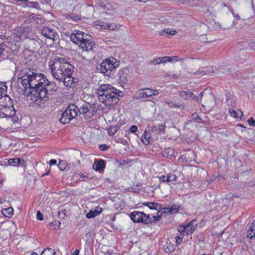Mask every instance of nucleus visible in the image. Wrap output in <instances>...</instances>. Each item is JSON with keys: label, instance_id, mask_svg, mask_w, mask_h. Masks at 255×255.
Returning <instances> with one entry per match:
<instances>
[{"label": "nucleus", "instance_id": "obj_31", "mask_svg": "<svg viewBox=\"0 0 255 255\" xmlns=\"http://www.w3.org/2000/svg\"><path fill=\"white\" fill-rule=\"evenodd\" d=\"M177 230L181 234L185 232L186 233V226L180 225L178 227Z\"/></svg>", "mask_w": 255, "mask_h": 255}, {"label": "nucleus", "instance_id": "obj_52", "mask_svg": "<svg viewBox=\"0 0 255 255\" xmlns=\"http://www.w3.org/2000/svg\"><path fill=\"white\" fill-rule=\"evenodd\" d=\"M29 3L32 4V6L34 7H36L38 5V2L37 1H29Z\"/></svg>", "mask_w": 255, "mask_h": 255}, {"label": "nucleus", "instance_id": "obj_10", "mask_svg": "<svg viewBox=\"0 0 255 255\" xmlns=\"http://www.w3.org/2000/svg\"><path fill=\"white\" fill-rule=\"evenodd\" d=\"M40 33L42 35L47 38L52 39L54 41L58 36L55 30L49 27H44L40 29Z\"/></svg>", "mask_w": 255, "mask_h": 255}, {"label": "nucleus", "instance_id": "obj_34", "mask_svg": "<svg viewBox=\"0 0 255 255\" xmlns=\"http://www.w3.org/2000/svg\"><path fill=\"white\" fill-rule=\"evenodd\" d=\"M17 158H11L8 161V163L10 165L16 166L17 165V161L16 160Z\"/></svg>", "mask_w": 255, "mask_h": 255}, {"label": "nucleus", "instance_id": "obj_25", "mask_svg": "<svg viewBox=\"0 0 255 255\" xmlns=\"http://www.w3.org/2000/svg\"><path fill=\"white\" fill-rule=\"evenodd\" d=\"M193 94L190 92L182 91L180 93V96L186 100H188L190 98H193Z\"/></svg>", "mask_w": 255, "mask_h": 255}, {"label": "nucleus", "instance_id": "obj_9", "mask_svg": "<svg viewBox=\"0 0 255 255\" xmlns=\"http://www.w3.org/2000/svg\"><path fill=\"white\" fill-rule=\"evenodd\" d=\"M86 37H89V35L78 30L76 31L75 33L71 34L70 36V39L73 43L79 45V46L81 47V44Z\"/></svg>", "mask_w": 255, "mask_h": 255}, {"label": "nucleus", "instance_id": "obj_33", "mask_svg": "<svg viewBox=\"0 0 255 255\" xmlns=\"http://www.w3.org/2000/svg\"><path fill=\"white\" fill-rule=\"evenodd\" d=\"M117 141L118 143H121L123 144L124 145H126L128 143V141L127 139H124L123 137H119L117 139Z\"/></svg>", "mask_w": 255, "mask_h": 255}, {"label": "nucleus", "instance_id": "obj_42", "mask_svg": "<svg viewBox=\"0 0 255 255\" xmlns=\"http://www.w3.org/2000/svg\"><path fill=\"white\" fill-rule=\"evenodd\" d=\"M161 211H162V213L171 214L170 208H166V207H164L163 208H162V210Z\"/></svg>", "mask_w": 255, "mask_h": 255}, {"label": "nucleus", "instance_id": "obj_4", "mask_svg": "<svg viewBox=\"0 0 255 255\" xmlns=\"http://www.w3.org/2000/svg\"><path fill=\"white\" fill-rule=\"evenodd\" d=\"M15 113L11 98L0 91V118H12L13 120Z\"/></svg>", "mask_w": 255, "mask_h": 255}, {"label": "nucleus", "instance_id": "obj_59", "mask_svg": "<svg viewBox=\"0 0 255 255\" xmlns=\"http://www.w3.org/2000/svg\"><path fill=\"white\" fill-rule=\"evenodd\" d=\"M250 46L252 47H253L254 46H255V42L250 43Z\"/></svg>", "mask_w": 255, "mask_h": 255}, {"label": "nucleus", "instance_id": "obj_24", "mask_svg": "<svg viewBox=\"0 0 255 255\" xmlns=\"http://www.w3.org/2000/svg\"><path fill=\"white\" fill-rule=\"evenodd\" d=\"M40 255H56V253L54 250L47 248L42 251Z\"/></svg>", "mask_w": 255, "mask_h": 255}, {"label": "nucleus", "instance_id": "obj_41", "mask_svg": "<svg viewBox=\"0 0 255 255\" xmlns=\"http://www.w3.org/2000/svg\"><path fill=\"white\" fill-rule=\"evenodd\" d=\"M59 168L62 170H64L65 169V163L64 161H60L58 164Z\"/></svg>", "mask_w": 255, "mask_h": 255}, {"label": "nucleus", "instance_id": "obj_23", "mask_svg": "<svg viewBox=\"0 0 255 255\" xmlns=\"http://www.w3.org/2000/svg\"><path fill=\"white\" fill-rule=\"evenodd\" d=\"M119 80L122 83H126L128 80V77L126 75L124 74L123 70H120L118 72Z\"/></svg>", "mask_w": 255, "mask_h": 255}, {"label": "nucleus", "instance_id": "obj_32", "mask_svg": "<svg viewBox=\"0 0 255 255\" xmlns=\"http://www.w3.org/2000/svg\"><path fill=\"white\" fill-rule=\"evenodd\" d=\"M144 89L145 91L146 95L147 97H149L152 96V94H153V93H152V89L147 88H144Z\"/></svg>", "mask_w": 255, "mask_h": 255}, {"label": "nucleus", "instance_id": "obj_6", "mask_svg": "<svg viewBox=\"0 0 255 255\" xmlns=\"http://www.w3.org/2000/svg\"><path fill=\"white\" fill-rule=\"evenodd\" d=\"M78 108L74 104H71L62 113V117L59 120L61 123L63 124L69 123L72 119L78 116Z\"/></svg>", "mask_w": 255, "mask_h": 255}, {"label": "nucleus", "instance_id": "obj_28", "mask_svg": "<svg viewBox=\"0 0 255 255\" xmlns=\"http://www.w3.org/2000/svg\"><path fill=\"white\" fill-rule=\"evenodd\" d=\"M180 207V206L178 205H172L170 208V210H171V214L177 213L179 210Z\"/></svg>", "mask_w": 255, "mask_h": 255}, {"label": "nucleus", "instance_id": "obj_2", "mask_svg": "<svg viewBox=\"0 0 255 255\" xmlns=\"http://www.w3.org/2000/svg\"><path fill=\"white\" fill-rule=\"evenodd\" d=\"M53 77L57 80L62 81L66 76L72 74L74 66L64 58L56 56L48 63Z\"/></svg>", "mask_w": 255, "mask_h": 255}, {"label": "nucleus", "instance_id": "obj_55", "mask_svg": "<svg viewBox=\"0 0 255 255\" xmlns=\"http://www.w3.org/2000/svg\"><path fill=\"white\" fill-rule=\"evenodd\" d=\"M100 148L101 150H105L107 148V146L106 144H103V145H101L100 146Z\"/></svg>", "mask_w": 255, "mask_h": 255}, {"label": "nucleus", "instance_id": "obj_35", "mask_svg": "<svg viewBox=\"0 0 255 255\" xmlns=\"http://www.w3.org/2000/svg\"><path fill=\"white\" fill-rule=\"evenodd\" d=\"M229 112L231 115L232 116H233L234 118H238L239 115L238 114V112H236L235 111H234L233 109L229 110Z\"/></svg>", "mask_w": 255, "mask_h": 255}, {"label": "nucleus", "instance_id": "obj_43", "mask_svg": "<svg viewBox=\"0 0 255 255\" xmlns=\"http://www.w3.org/2000/svg\"><path fill=\"white\" fill-rule=\"evenodd\" d=\"M17 161V165L20 164L22 165H24L25 163V161L22 158H17V159L16 160Z\"/></svg>", "mask_w": 255, "mask_h": 255}, {"label": "nucleus", "instance_id": "obj_60", "mask_svg": "<svg viewBox=\"0 0 255 255\" xmlns=\"http://www.w3.org/2000/svg\"><path fill=\"white\" fill-rule=\"evenodd\" d=\"M235 16L236 17V18L238 19H240V16L239 15V14H237V15H235Z\"/></svg>", "mask_w": 255, "mask_h": 255}, {"label": "nucleus", "instance_id": "obj_51", "mask_svg": "<svg viewBox=\"0 0 255 255\" xmlns=\"http://www.w3.org/2000/svg\"><path fill=\"white\" fill-rule=\"evenodd\" d=\"M152 218H153V222H156L157 221H159L160 218H161L160 216H153Z\"/></svg>", "mask_w": 255, "mask_h": 255}, {"label": "nucleus", "instance_id": "obj_44", "mask_svg": "<svg viewBox=\"0 0 255 255\" xmlns=\"http://www.w3.org/2000/svg\"><path fill=\"white\" fill-rule=\"evenodd\" d=\"M192 119L194 120H201V118L196 113L192 115Z\"/></svg>", "mask_w": 255, "mask_h": 255}, {"label": "nucleus", "instance_id": "obj_17", "mask_svg": "<svg viewBox=\"0 0 255 255\" xmlns=\"http://www.w3.org/2000/svg\"><path fill=\"white\" fill-rule=\"evenodd\" d=\"M247 236L250 239L255 238V220L251 224Z\"/></svg>", "mask_w": 255, "mask_h": 255}, {"label": "nucleus", "instance_id": "obj_27", "mask_svg": "<svg viewBox=\"0 0 255 255\" xmlns=\"http://www.w3.org/2000/svg\"><path fill=\"white\" fill-rule=\"evenodd\" d=\"M98 213V211L96 210H95L94 211L91 210L86 215V217L88 218H92L96 217Z\"/></svg>", "mask_w": 255, "mask_h": 255}, {"label": "nucleus", "instance_id": "obj_45", "mask_svg": "<svg viewBox=\"0 0 255 255\" xmlns=\"http://www.w3.org/2000/svg\"><path fill=\"white\" fill-rule=\"evenodd\" d=\"M183 237L181 236V235H180L179 236H177L176 237V242L177 244H179L182 241Z\"/></svg>", "mask_w": 255, "mask_h": 255}, {"label": "nucleus", "instance_id": "obj_11", "mask_svg": "<svg viewBox=\"0 0 255 255\" xmlns=\"http://www.w3.org/2000/svg\"><path fill=\"white\" fill-rule=\"evenodd\" d=\"M81 48L84 51L94 50L95 43L90 35H89V37H85L81 44Z\"/></svg>", "mask_w": 255, "mask_h": 255}, {"label": "nucleus", "instance_id": "obj_56", "mask_svg": "<svg viewBox=\"0 0 255 255\" xmlns=\"http://www.w3.org/2000/svg\"><path fill=\"white\" fill-rule=\"evenodd\" d=\"M79 251L78 250H75L73 254V255H79Z\"/></svg>", "mask_w": 255, "mask_h": 255}, {"label": "nucleus", "instance_id": "obj_46", "mask_svg": "<svg viewBox=\"0 0 255 255\" xmlns=\"http://www.w3.org/2000/svg\"><path fill=\"white\" fill-rule=\"evenodd\" d=\"M152 63L153 64H154V65L158 64L161 63L160 58H156V59H154L152 61Z\"/></svg>", "mask_w": 255, "mask_h": 255}, {"label": "nucleus", "instance_id": "obj_64", "mask_svg": "<svg viewBox=\"0 0 255 255\" xmlns=\"http://www.w3.org/2000/svg\"><path fill=\"white\" fill-rule=\"evenodd\" d=\"M50 171H48L46 174L45 175H48Z\"/></svg>", "mask_w": 255, "mask_h": 255}, {"label": "nucleus", "instance_id": "obj_62", "mask_svg": "<svg viewBox=\"0 0 255 255\" xmlns=\"http://www.w3.org/2000/svg\"><path fill=\"white\" fill-rule=\"evenodd\" d=\"M107 27H108V28L109 29H114V28H113V27L111 28V25H110V26L107 25Z\"/></svg>", "mask_w": 255, "mask_h": 255}, {"label": "nucleus", "instance_id": "obj_63", "mask_svg": "<svg viewBox=\"0 0 255 255\" xmlns=\"http://www.w3.org/2000/svg\"><path fill=\"white\" fill-rule=\"evenodd\" d=\"M31 255H38V254H37L36 253L33 252V253L31 254Z\"/></svg>", "mask_w": 255, "mask_h": 255}, {"label": "nucleus", "instance_id": "obj_61", "mask_svg": "<svg viewBox=\"0 0 255 255\" xmlns=\"http://www.w3.org/2000/svg\"><path fill=\"white\" fill-rule=\"evenodd\" d=\"M231 12L233 14V15H235L234 11L233 9H230Z\"/></svg>", "mask_w": 255, "mask_h": 255}, {"label": "nucleus", "instance_id": "obj_8", "mask_svg": "<svg viewBox=\"0 0 255 255\" xmlns=\"http://www.w3.org/2000/svg\"><path fill=\"white\" fill-rule=\"evenodd\" d=\"M96 107L94 105H91L89 103H86L78 108V112L80 114L85 115V118L89 119L94 116L96 113Z\"/></svg>", "mask_w": 255, "mask_h": 255}, {"label": "nucleus", "instance_id": "obj_54", "mask_svg": "<svg viewBox=\"0 0 255 255\" xmlns=\"http://www.w3.org/2000/svg\"><path fill=\"white\" fill-rule=\"evenodd\" d=\"M5 50L4 49V48H3L2 47H0V56L2 55H4L3 53H4V52H5Z\"/></svg>", "mask_w": 255, "mask_h": 255}, {"label": "nucleus", "instance_id": "obj_30", "mask_svg": "<svg viewBox=\"0 0 255 255\" xmlns=\"http://www.w3.org/2000/svg\"><path fill=\"white\" fill-rule=\"evenodd\" d=\"M141 141L145 145H147L149 143V138L146 137V135L143 134L141 138Z\"/></svg>", "mask_w": 255, "mask_h": 255}, {"label": "nucleus", "instance_id": "obj_48", "mask_svg": "<svg viewBox=\"0 0 255 255\" xmlns=\"http://www.w3.org/2000/svg\"><path fill=\"white\" fill-rule=\"evenodd\" d=\"M172 61H179L181 60V59L178 56H172Z\"/></svg>", "mask_w": 255, "mask_h": 255}, {"label": "nucleus", "instance_id": "obj_26", "mask_svg": "<svg viewBox=\"0 0 255 255\" xmlns=\"http://www.w3.org/2000/svg\"><path fill=\"white\" fill-rule=\"evenodd\" d=\"M177 177L175 174H168L166 176V182H169L172 181H176Z\"/></svg>", "mask_w": 255, "mask_h": 255}, {"label": "nucleus", "instance_id": "obj_22", "mask_svg": "<svg viewBox=\"0 0 255 255\" xmlns=\"http://www.w3.org/2000/svg\"><path fill=\"white\" fill-rule=\"evenodd\" d=\"M2 214L7 217L10 218L13 214V209L12 207L2 209Z\"/></svg>", "mask_w": 255, "mask_h": 255}, {"label": "nucleus", "instance_id": "obj_18", "mask_svg": "<svg viewBox=\"0 0 255 255\" xmlns=\"http://www.w3.org/2000/svg\"><path fill=\"white\" fill-rule=\"evenodd\" d=\"M15 36L19 39L24 38L26 36L25 28L22 27H19L17 31L15 32Z\"/></svg>", "mask_w": 255, "mask_h": 255}, {"label": "nucleus", "instance_id": "obj_57", "mask_svg": "<svg viewBox=\"0 0 255 255\" xmlns=\"http://www.w3.org/2000/svg\"><path fill=\"white\" fill-rule=\"evenodd\" d=\"M152 93H153L152 95H157L158 94V92L157 90H152Z\"/></svg>", "mask_w": 255, "mask_h": 255}, {"label": "nucleus", "instance_id": "obj_19", "mask_svg": "<svg viewBox=\"0 0 255 255\" xmlns=\"http://www.w3.org/2000/svg\"><path fill=\"white\" fill-rule=\"evenodd\" d=\"M72 178L73 180H76V182L80 181H85V178L91 179L88 176V174L84 175V174H74L72 176Z\"/></svg>", "mask_w": 255, "mask_h": 255}, {"label": "nucleus", "instance_id": "obj_21", "mask_svg": "<svg viewBox=\"0 0 255 255\" xmlns=\"http://www.w3.org/2000/svg\"><path fill=\"white\" fill-rule=\"evenodd\" d=\"M134 98V99L138 100L139 99H143L147 97L146 95V93L144 89H142L139 90L135 94Z\"/></svg>", "mask_w": 255, "mask_h": 255}, {"label": "nucleus", "instance_id": "obj_7", "mask_svg": "<svg viewBox=\"0 0 255 255\" xmlns=\"http://www.w3.org/2000/svg\"><path fill=\"white\" fill-rule=\"evenodd\" d=\"M130 218L134 223L148 224L152 222V220L149 215H147L142 212L133 211L130 214Z\"/></svg>", "mask_w": 255, "mask_h": 255}, {"label": "nucleus", "instance_id": "obj_37", "mask_svg": "<svg viewBox=\"0 0 255 255\" xmlns=\"http://www.w3.org/2000/svg\"><path fill=\"white\" fill-rule=\"evenodd\" d=\"M59 218H64L66 216V210H62L61 211H59L58 213Z\"/></svg>", "mask_w": 255, "mask_h": 255}, {"label": "nucleus", "instance_id": "obj_50", "mask_svg": "<svg viewBox=\"0 0 255 255\" xmlns=\"http://www.w3.org/2000/svg\"><path fill=\"white\" fill-rule=\"evenodd\" d=\"M57 163V161L56 159H51L49 161V164L50 166L53 165H55Z\"/></svg>", "mask_w": 255, "mask_h": 255}, {"label": "nucleus", "instance_id": "obj_15", "mask_svg": "<svg viewBox=\"0 0 255 255\" xmlns=\"http://www.w3.org/2000/svg\"><path fill=\"white\" fill-rule=\"evenodd\" d=\"M165 129V126L164 124L153 126L151 128L152 132L156 134H158L161 131H164Z\"/></svg>", "mask_w": 255, "mask_h": 255}, {"label": "nucleus", "instance_id": "obj_36", "mask_svg": "<svg viewBox=\"0 0 255 255\" xmlns=\"http://www.w3.org/2000/svg\"><path fill=\"white\" fill-rule=\"evenodd\" d=\"M248 122L250 126L255 127V120L253 118L249 119Z\"/></svg>", "mask_w": 255, "mask_h": 255}, {"label": "nucleus", "instance_id": "obj_40", "mask_svg": "<svg viewBox=\"0 0 255 255\" xmlns=\"http://www.w3.org/2000/svg\"><path fill=\"white\" fill-rule=\"evenodd\" d=\"M36 218L37 220L40 221H42L43 220V215L39 211H38L37 212Z\"/></svg>", "mask_w": 255, "mask_h": 255}, {"label": "nucleus", "instance_id": "obj_12", "mask_svg": "<svg viewBox=\"0 0 255 255\" xmlns=\"http://www.w3.org/2000/svg\"><path fill=\"white\" fill-rule=\"evenodd\" d=\"M59 82H62L65 86L74 88L75 87L78 80L72 76V75L66 76L63 78L62 81H59Z\"/></svg>", "mask_w": 255, "mask_h": 255}, {"label": "nucleus", "instance_id": "obj_47", "mask_svg": "<svg viewBox=\"0 0 255 255\" xmlns=\"http://www.w3.org/2000/svg\"><path fill=\"white\" fill-rule=\"evenodd\" d=\"M163 31L167 34H169L170 35H174L175 33V31H173V33H172V31L169 29H165L163 30Z\"/></svg>", "mask_w": 255, "mask_h": 255}, {"label": "nucleus", "instance_id": "obj_53", "mask_svg": "<svg viewBox=\"0 0 255 255\" xmlns=\"http://www.w3.org/2000/svg\"><path fill=\"white\" fill-rule=\"evenodd\" d=\"M160 181H162V182H166V176L162 175L159 177Z\"/></svg>", "mask_w": 255, "mask_h": 255}, {"label": "nucleus", "instance_id": "obj_58", "mask_svg": "<svg viewBox=\"0 0 255 255\" xmlns=\"http://www.w3.org/2000/svg\"><path fill=\"white\" fill-rule=\"evenodd\" d=\"M167 62H172V57L167 56Z\"/></svg>", "mask_w": 255, "mask_h": 255}, {"label": "nucleus", "instance_id": "obj_38", "mask_svg": "<svg viewBox=\"0 0 255 255\" xmlns=\"http://www.w3.org/2000/svg\"><path fill=\"white\" fill-rule=\"evenodd\" d=\"M137 127L136 126H134V125H133L130 128H129V132H131V133H134L135 132H136L137 130Z\"/></svg>", "mask_w": 255, "mask_h": 255}, {"label": "nucleus", "instance_id": "obj_39", "mask_svg": "<svg viewBox=\"0 0 255 255\" xmlns=\"http://www.w3.org/2000/svg\"><path fill=\"white\" fill-rule=\"evenodd\" d=\"M168 104L170 105V106L172 108V107H175V108H180V107H182V106L179 104V103H177V104H175V103H173L172 102L171 103H169Z\"/></svg>", "mask_w": 255, "mask_h": 255}, {"label": "nucleus", "instance_id": "obj_14", "mask_svg": "<svg viewBox=\"0 0 255 255\" xmlns=\"http://www.w3.org/2000/svg\"><path fill=\"white\" fill-rule=\"evenodd\" d=\"M214 70V68L213 67H208L206 70H202L197 71L195 73V75L199 76H203L204 75H209L213 72Z\"/></svg>", "mask_w": 255, "mask_h": 255}, {"label": "nucleus", "instance_id": "obj_5", "mask_svg": "<svg viewBox=\"0 0 255 255\" xmlns=\"http://www.w3.org/2000/svg\"><path fill=\"white\" fill-rule=\"evenodd\" d=\"M119 62L115 58L113 57L107 58L104 60L97 68V70L100 72L109 75L114 69L119 67Z\"/></svg>", "mask_w": 255, "mask_h": 255}, {"label": "nucleus", "instance_id": "obj_29", "mask_svg": "<svg viewBox=\"0 0 255 255\" xmlns=\"http://www.w3.org/2000/svg\"><path fill=\"white\" fill-rule=\"evenodd\" d=\"M119 129V126H112L110 128V131H109V132L112 133V134L110 133V134L113 135L114 134H115L118 131Z\"/></svg>", "mask_w": 255, "mask_h": 255}, {"label": "nucleus", "instance_id": "obj_16", "mask_svg": "<svg viewBox=\"0 0 255 255\" xmlns=\"http://www.w3.org/2000/svg\"><path fill=\"white\" fill-rule=\"evenodd\" d=\"M144 205L147 206L151 209H154L156 210L158 212H160L162 210L161 205L156 203H146L144 204Z\"/></svg>", "mask_w": 255, "mask_h": 255}, {"label": "nucleus", "instance_id": "obj_3", "mask_svg": "<svg viewBox=\"0 0 255 255\" xmlns=\"http://www.w3.org/2000/svg\"><path fill=\"white\" fill-rule=\"evenodd\" d=\"M99 100L107 106H112L119 101V98L124 96L123 92L115 89L111 85L102 84L97 90Z\"/></svg>", "mask_w": 255, "mask_h": 255}, {"label": "nucleus", "instance_id": "obj_20", "mask_svg": "<svg viewBox=\"0 0 255 255\" xmlns=\"http://www.w3.org/2000/svg\"><path fill=\"white\" fill-rule=\"evenodd\" d=\"M104 161L103 160H100L99 161H95L93 165V168L96 170H99L104 168Z\"/></svg>", "mask_w": 255, "mask_h": 255}, {"label": "nucleus", "instance_id": "obj_1", "mask_svg": "<svg viewBox=\"0 0 255 255\" xmlns=\"http://www.w3.org/2000/svg\"><path fill=\"white\" fill-rule=\"evenodd\" d=\"M22 73L23 75L18 79V81L23 86L24 91L26 90L43 101H47L49 96L58 90L54 82H49L45 76L36 73V70L28 69Z\"/></svg>", "mask_w": 255, "mask_h": 255}, {"label": "nucleus", "instance_id": "obj_49", "mask_svg": "<svg viewBox=\"0 0 255 255\" xmlns=\"http://www.w3.org/2000/svg\"><path fill=\"white\" fill-rule=\"evenodd\" d=\"M168 58L167 57V56H164V57H162L160 58L161 63H165V62H167V59H168Z\"/></svg>", "mask_w": 255, "mask_h": 255}, {"label": "nucleus", "instance_id": "obj_13", "mask_svg": "<svg viewBox=\"0 0 255 255\" xmlns=\"http://www.w3.org/2000/svg\"><path fill=\"white\" fill-rule=\"evenodd\" d=\"M196 221L192 220L190 221L187 225L186 226V234L189 235L195 231L196 227Z\"/></svg>", "mask_w": 255, "mask_h": 255}]
</instances>
